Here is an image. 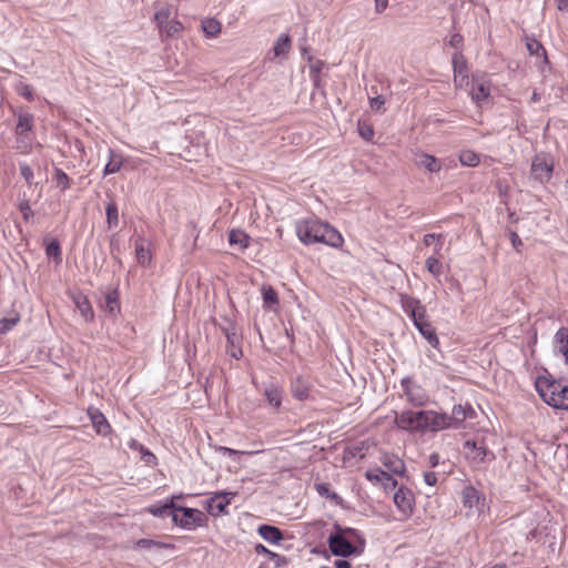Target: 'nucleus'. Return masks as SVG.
Wrapping results in <instances>:
<instances>
[{"label": "nucleus", "instance_id": "ddd939ff", "mask_svg": "<svg viewBox=\"0 0 568 568\" xmlns=\"http://www.w3.org/2000/svg\"><path fill=\"white\" fill-rule=\"evenodd\" d=\"M424 432H438L452 426V418L445 413H436L433 410H423Z\"/></svg>", "mask_w": 568, "mask_h": 568}, {"label": "nucleus", "instance_id": "5fc2aeb1", "mask_svg": "<svg viewBox=\"0 0 568 568\" xmlns=\"http://www.w3.org/2000/svg\"><path fill=\"white\" fill-rule=\"evenodd\" d=\"M345 455L346 456H351V457H359V458H363L364 457V453H363V447L358 446V445H352V446H348L346 449H345Z\"/></svg>", "mask_w": 568, "mask_h": 568}, {"label": "nucleus", "instance_id": "e2e57ef3", "mask_svg": "<svg viewBox=\"0 0 568 568\" xmlns=\"http://www.w3.org/2000/svg\"><path fill=\"white\" fill-rule=\"evenodd\" d=\"M219 452H221L223 455H227L229 457H233L235 455H239L240 452L235 450V449H232V448H229V447H219Z\"/></svg>", "mask_w": 568, "mask_h": 568}, {"label": "nucleus", "instance_id": "f03ea898", "mask_svg": "<svg viewBox=\"0 0 568 568\" xmlns=\"http://www.w3.org/2000/svg\"><path fill=\"white\" fill-rule=\"evenodd\" d=\"M536 388L542 399L550 406L568 409V386L558 382L537 381Z\"/></svg>", "mask_w": 568, "mask_h": 568}, {"label": "nucleus", "instance_id": "864d4df0", "mask_svg": "<svg viewBox=\"0 0 568 568\" xmlns=\"http://www.w3.org/2000/svg\"><path fill=\"white\" fill-rule=\"evenodd\" d=\"M140 454H141V459L146 464V465H155L156 464V457L153 453H151L148 448H145L143 446V449H140L139 450Z\"/></svg>", "mask_w": 568, "mask_h": 568}, {"label": "nucleus", "instance_id": "9b49d317", "mask_svg": "<svg viewBox=\"0 0 568 568\" xmlns=\"http://www.w3.org/2000/svg\"><path fill=\"white\" fill-rule=\"evenodd\" d=\"M236 496V493L232 491H219L215 493L211 498L205 500L206 511L214 516L226 515V507L231 504V500Z\"/></svg>", "mask_w": 568, "mask_h": 568}, {"label": "nucleus", "instance_id": "473e14b6", "mask_svg": "<svg viewBox=\"0 0 568 568\" xmlns=\"http://www.w3.org/2000/svg\"><path fill=\"white\" fill-rule=\"evenodd\" d=\"M254 549H255V552L258 554V555H266L271 560H273L275 562V566L277 568L283 566V565H285L287 562L286 557L268 550L262 544H257Z\"/></svg>", "mask_w": 568, "mask_h": 568}, {"label": "nucleus", "instance_id": "2f4dec72", "mask_svg": "<svg viewBox=\"0 0 568 568\" xmlns=\"http://www.w3.org/2000/svg\"><path fill=\"white\" fill-rule=\"evenodd\" d=\"M108 229L112 230L119 225V210L116 203L111 200L105 206Z\"/></svg>", "mask_w": 568, "mask_h": 568}, {"label": "nucleus", "instance_id": "393cba45", "mask_svg": "<svg viewBox=\"0 0 568 568\" xmlns=\"http://www.w3.org/2000/svg\"><path fill=\"white\" fill-rule=\"evenodd\" d=\"M556 349L565 357L568 364V328L560 327L554 337Z\"/></svg>", "mask_w": 568, "mask_h": 568}, {"label": "nucleus", "instance_id": "49530a36", "mask_svg": "<svg viewBox=\"0 0 568 568\" xmlns=\"http://www.w3.org/2000/svg\"><path fill=\"white\" fill-rule=\"evenodd\" d=\"M526 47L530 54L546 59V50L539 41L530 40L526 43Z\"/></svg>", "mask_w": 568, "mask_h": 568}, {"label": "nucleus", "instance_id": "412c9836", "mask_svg": "<svg viewBox=\"0 0 568 568\" xmlns=\"http://www.w3.org/2000/svg\"><path fill=\"white\" fill-rule=\"evenodd\" d=\"M474 408L469 405H455L452 410V415L449 417L452 418V425L455 423L456 426H459L463 424L466 419H470L475 416Z\"/></svg>", "mask_w": 568, "mask_h": 568}, {"label": "nucleus", "instance_id": "4be33fe9", "mask_svg": "<svg viewBox=\"0 0 568 568\" xmlns=\"http://www.w3.org/2000/svg\"><path fill=\"white\" fill-rule=\"evenodd\" d=\"M257 532L264 540L273 545H278L284 538L282 530L278 527L272 525L258 526Z\"/></svg>", "mask_w": 568, "mask_h": 568}, {"label": "nucleus", "instance_id": "4c0bfd02", "mask_svg": "<svg viewBox=\"0 0 568 568\" xmlns=\"http://www.w3.org/2000/svg\"><path fill=\"white\" fill-rule=\"evenodd\" d=\"M202 29L207 37H216L221 32V23L214 18H206L202 21Z\"/></svg>", "mask_w": 568, "mask_h": 568}, {"label": "nucleus", "instance_id": "a211bd4d", "mask_svg": "<svg viewBox=\"0 0 568 568\" xmlns=\"http://www.w3.org/2000/svg\"><path fill=\"white\" fill-rule=\"evenodd\" d=\"M462 499L464 507L468 509H480L485 500L484 496L474 487L466 486L462 490Z\"/></svg>", "mask_w": 568, "mask_h": 568}, {"label": "nucleus", "instance_id": "774afa93", "mask_svg": "<svg viewBox=\"0 0 568 568\" xmlns=\"http://www.w3.org/2000/svg\"><path fill=\"white\" fill-rule=\"evenodd\" d=\"M20 209L23 212V217L26 220L33 214L28 203L21 204Z\"/></svg>", "mask_w": 568, "mask_h": 568}, {"label": "nucleus", "instance_id": "6e6d98bb", "mask_svg": "<svg viewBox=\"0 0 568 568\" xmlns=\"http://www.w3.org/2000/svg\"><path fill=\"white\" fill-rule=\"evenodd\" d=\"M384 103H385V100L383 99L382 95H377V97L369 99L371 108L375 111H379L382 109V106L384 105Z\"/></svg>", "mask_w": 568, "mask_h": 568}, {"label": "nucleus", "instance_id": "c9c22d12", "mask_svg": "<svg viewBox=\"0 0 568 568\" xmlns=\"http://www.w3.org/2000/svg\"><path fill=\"white\" fill-rule=\"evenodd\" d=\"M104 310L113 315L120 311L119 293L116 290L106 293Z\"/></svg>", "mask_w": 568, "mask_h": 568}, {"label": "nucleus", "instance_id": "052dcab7", "mask_svg": "<svg viewBox=\"0 0 568 568\" xmlns=\"http://www.w3.org/2000/svg\"><path fill=\"white\" fill-rule=\"evenodd\" d=\"M21 175L30 182V180L33 178V172L30 166L28 165H21L20 168Z\"/></svg>", "mask_w": 568, "mask_h": 568}, {"label": "nucleus", "instance_id": "f257e3e1", "mask_svg": "<svg viewBox=\"0 0 568 568\" xmlns=\"http://www.w3.org/2000/svg\"><path fill=\"white\" fill-rule=\"evenodd\" d=\"M296 234L301 242L306 245L323 243L333 247L343 244L341 233L327 223L311 217L296 223Z\"/></svg>", "mask_w": 568, "mask_h": 568}, {"label": "nucleus", "instance_id": "cd10ccee", "mask_svg": "<svg viewBox=\"0 0 568 568\" xmlns=\"http://www.w3.org/2000/svg\"><path fill=\"white\" fill-rule=\"evenodd\" d=\"M123 165V159L121 154L115 153L112 149H109V161L104 166L103 175L116 173Z\"/></svg>", "mask_w": 568, "mask_h": 568}, {"label": "nucleus", "instance_id": "e433bc0d", "mask_svg": "<svg viewBox=\"0 0 568 568\" xmlns=\"http://www.w3.org/2000/svg\"><path fill=\"white\" fill-rule=\"evenodd\" d=\"M262 296L265 305L272 307L278 305L277 292L271 285H262Z\"/></svg>", "mask_w": 568, "mask_h": 568}, {"label": "nucleus", "instance_id": "a878e982", "mask_svg": "<svg viewBox=\"0 0 568 568\" xmlns=\"http://www.w3.org/2000/svg\"><path fill=\"white\" fill-rule=\"evenodd\" d=\"M73 300L77 305V308L79 310L80 314L83 316L85 322L93 321L94 312L87 296H84L83 294H78L77 296H74Z\"/></svg>", "mask_w": 568, "mask_h": 568}, {"label": "nucleus", "instance_id": "6ab92c4d", "mask_svg": "<svg viewBox=\"0 0 568 568\" xmlns=\"http://www.w3.org/2000/svg\"><path fill=\"white\" fill-rule=\"evenodd\" d=\"M88 413L98 434L105 436L111 432L110 424L98 408L90 407Z\"/></svg>", "mask_w": 568, "mask_h": 568}, {"label": "nucleus", "instance_id": "6e6552de", "mask_svg": "<svg viewBox=\"0 0 568 568\" xmlns=\"http://www.w3.org/2000/svg\"><path fill=\"white\" fill-rule=\"evenodd\" d=\"M400 397L414 406H424L428 402V395L425 389L410 377H404L400 382Z\"/></svg>", "mask_w": 568, "mask_h": 568}, {"label": "nucleus", "instance_id": "603ef678", "mask_svg": "<svg viewBox=\"0 0 568 568\" xmlns=\"http://www.w3.org/2000/svg\"><path fill=\"white\" fill-rule=\"evenodd\" d=\"M19 93L20 95H22L26 100H28L29 102L33 101L34 100V95H33V89L31 85L27 84V83H21L19 85Z\"/></svg>", "mask_w": 568, "mask_h": 568}, {"label": "nucleus", "instance_id": "7c9ffc66", "mask_svg": "<svg viewBox=\"0 0 568 568\" xmlns=\"http://www.w3.org/2000/svg\"><path fill=\"white\" fill-rule=\"evenodd\" d=\"M133 548L134 549H138V548L155 549V550H160V549H174V545L162 542V541H158V540H153V539L142 538V539H139V540H136L134 542Z\"/></svg>", "mask_w": 568, "mask_h": 568}, {"label": "nucleus", "instance_id": "c03bdc74", "mask_svg": "<svg viewBox=\"0 0 568 568\" xmlns=\"http://www.w3.org/2000/svg\"><path fill=\"white\" fill-rule=\"evenodd\" d=\"M424 244L429 246L435 244V253L438 254L444 245V239L442 234L428 233L424 235Z\"/></svg>", "mask_w": 568, "mask_h": 568}, {"label": "nucleus", "instance_id": "20e7f679", "mask_svg": "<svg viewBox=\"0 0 568 568\" xmlns=\"http://www.w3.org/2000/svg\"><path fill=\"white\" fill-rule=\"evenodd\" d=\"M464 452L467 460L474 467H479L495 459V454L488 449L483 439L466 440L464 444Z\"/></svg>", "mask_w": 568, "mask_h": 568}, {"label": "nucleus", "instance_id": "1a4fd4ad", "mask_svg": "<svg viewBox=\"0 0 568 568\" xmlns=\"http://www.w3.org/2000/svg\"><path fill=\"white\" fill-rule=\"evenodd\" d=\"M399 302L403 312L412 320L415 327L419 325V323H424L428 320L426 308L419 300L406 294H400Z\"/></svg>", "mask_w": 568, "mask_h": 568}, {"label": "nucleus", "instance_id": "f704fd0d", "mask_svg": "<svg viewBox=\"0 0 568 568\" xmlns=\"http://www.w3.org/2000/svg\"><path fill=\"white\" fill-rule=\"evenodd\" d=\"M45 254L49 258H53L55 263L60 264L62 262V250L60 242L57 239H53L45 245Z\"/></svg>", "mask_w": 568, "mask_h": 568}, {"label": "nucleus", "instance_id": "58836bf2", "mask_svg": "<svg viewBox=\"0 0 568 568\" xmlns=\"http://www.w3.org/2000/svg\"><path fill=\"white\" fill-rule=\"evenodd\" d=\"M459 162L464 166L475 168L479 164V155L471 150H464L459 153Z\"/></svg>", "mask_w": 568, "mask_h": 568}, {"label": "nucleus", "instance_id": "bb28decb", "mask_svg": "<svg viewBox=\"0 0 568 568\" xmlns=\"http://www.w3.org/2000/svg\"><path fill=\"white\" fill-rule=\"evenodd\" d=\"M291 50V38L288 34H281L273 47L274 58H285Z\"/></svg>", "mask_w": 568, "mask_h": 568}, {"label": "nucleus", "instance_id": "39448f33", "mask_svg": "<svg viewBox=\"0 0 568 568\" xmlns=\"http://www.w3.org/2000/svg\"><path fill=\"white\" fill-rule=\"evenodd\" d=\"M554 160L548 153H537L531 160L530 173L534 180L540 184H546L550 181L554 173Z\"/></svg>", "mask_w": 568, "mask_h": 568}, {"label": "nucleus", "instance_id": "de8ad7c7", "mask_svg": "<svg viewBox=\"0 0 568 568\" xmlns=\"http://www.w3.org/2000/svg\"><path fill=\"white\" fill-rule=\"evenodd\" d=\"M135 253L139 263L145 264L151 261V253L142 243H136Z\"/></svg>", "mask_w": 568, "mask_h": 568}, {"label": "nucleus", "instance_id": "4468645a", "mask_svg": "<svg viewBox=\"0 0 568 568\" xmlns=\"http://www.w3.org/2000/svg\"><path fill=\"white\" fill-rule=\"evenodd\" d=\"M222 332L224 333L227 342V354L239 359L242 355V347H241V336L236 333V328L233 322L227 321V325L221 327Z\"/></svg>", "mask_w": 568, "mask_h": 568}, {"label": "nucleus", "instance_id": "7ed1b4c3", "mask_svg": "<svg viewBox=\"0 0 568 568\" xmlns=\"http://www.w3.org/2000/svg\"><path fill=\"white\" fill-rule=\"evenodd\" d=\"M173 523L184 529H194L195 527H203L207 523L206 515L196 509L183 506H176V511L173 515Z\"/></svg>", "mask_w": 568, "mask_h": 568}, {"label": "nucleus", "instance_id": "dca6fc26", "mask_svg": "<svg viewBox=\"0 0 568 568\" xmlns=\"http://www.w3.org/2000/svg\"><path fill=\"white\" fill-rule=\"evenodd\" d=\"M181 498V496H172L165 499L164 503L151 505L146 508V511L158 518L172 517L176 511V505L174 500Z\"/></svg>", "mask_w": 568, "mask_h": 568}, {"label": "nucleus", "instance_id": "f3484780", "mask_svg": "<svg viewBox=\"0 0 568 568\" xmlns=\"http://www.w3.org/2000/svg\"><path fill=\"white\" fill-rule=\"evenodd\" d=\"M311 387V383L301 375L293 378L290 384L292 396L300 402H304L310 398Z\"/></svg>", "mask_w": 568, "mask_h": 568}, {"label": "nucleus", "instance_id": "69168bd1", "mask_svg": "<svg viewBox=\"0 0 568 568\" xmlns=\"http://www.w3.org/2000/svg\"><path fill=\"white\" fill-rule=\"evenodd\" d=\"M357 535V531L356 529L354 528H349V527H342V536H346V538L348 537H355Z\"/></svg>", "mask_w": 568, "mask_h": 568}, {"label": "nucleus", "instance_id": "37998d69", "mask_svg": "<svg viewBox=\"0 0 568 568\" xmlns=\"http://www.w3.org/2000/svg\"><path fill=\"white\" fill-rule=\"evenodd\" d=\"M425 265H426L427 271L434 277H439L442 275V273H443V264H442V262L437 257H435V256L427 257V260L425 262Z\"/></svg>", "mask_w": 568, "mask_h": 568}, {"label": "nucleus", "instance_id": "4d7b16f0", "mask_svg": "<svg viewBox=\"0 0 568 568\" xmlns=\"http://www.w3.org/2000/svg\"><path fill=\"white\" fill-rule=\"evenodd\" d=\"M463 37L459 33H454L449 38V45L459 49L463 44Z\"/></svg>", "mask_w": 568, "mask_h": 568}, {"label": "nucleus", "instance_id": "72a5a7b5", "mask_svg": "<svg viewBox=\"0 0 568 568\" xmlns=\"http://www.w3.org/2000/svg\"><path fill=\"white\" fill-rule=\"evenodd\" d=\"M366 478L371 481L381 483L385 488L390 481V474L379 468L369 469L366 471Z\"/></svg>", "mask_w": 568, "mask_h": 568}, {"label": "nucleus", "instance_id": "5701e85b", "mask_svg": "<svg viewBox=\"0 0 568 568\" xmlns=\"http://www.w3.org/2000/svg\"><path fill=\"white\" fill-rule=\"evenodd\" d=\"M416 328L432 347L436 348L439 345L437 333L428 320L424 323H419Z\"/></svg>", "mask_w": 568, "mask_h": 568}, {"label": "nucleus", "instance_id": "3c124183", "mask_svg": "<svg viewBox=\"0 0 568 568\" xmlns=\"http://www.w3.org/2000/svg\"><path fill=\"white\" fill-rule=\"evenodd\" d=\"M170 8L169 7H162L154 13V21L155 23H168L170 21Z\"/></svg>", "mask_w": 568, "mask_h": 568}, {"label": "nucleus", "instance_id": "bf43d9fd", "mask_svg": "<svg viewBox=\"0 0 568 568\" xmlns=\"http://www.w3.org/2000/svg\"><path fill=\"white\" fill-rule=\"evenodd\" d=\"M424 481L428 486H435L436 483H437V475H436V473H434V471H426L424 474Z\"/></svg>", "mask_w": 568, "mask_h": 568}, {"label": "nucleus", "instance_id": "c85d7f7f", "mask_svg": "<svg viewBox=\"0 0 568 568\" xmlns=\"http://www.w3.org/2000/svg\"><path fill=\"white\" fill-rule=\"evenodd\" d=\"M250 237L242 230H232L229 233V243L231 246H237L239 250L243 251L248 246Z\"/></svg>", "mask_w": 568, "mask_h": 568}, {"label": "nucleus", "instance_id": "79ce46f5", "mask_svg": "<svg viewBox=\"0 0 568 568\" xmlns=\"http://www.w3.org/2000/svg\"><path fill=\"white\" fill-rule=\"evenodd\" d=\"M20 322V315L13 312L10 317H3L0 320V334H6L12 329Z\"/></svg>", "mask_w": 568, "mask_h": 568}, {"label": "nucleus", "instance_id": "0eeeda50", "mask_svg": "<svg viewBox=\"0 0 568 568\" xmlns=\"http://www.w3.org/2000/svg\"><path fill=\"white\" fill-rule=\"evenodd\" d=\"M334 532H332L327 542L334 556L349 557L356 552V547L351 542L346 536H342V526L338 523L333 525Z\"/></svg>", "mask_w": 568, "mask_h": 568}, {"label": "nucleus", "instance_id": "0e129e2a", "mask_svg": "<svg viewBox=\"0 0 568 568\" xmlns=\"http://www.w3.org/2000/svg\"><path fill=\"white\" fill-rule=\"evenodd\" d=\"M388 6V0H375V7L377 12L384 11Z\"/></svg>", "mask_w": 568, "mask_h": 568}, {"label": "nucleus", "instance_id": "09e8293b", "mask_svg": "<svg viewBox=\"0 0 568 568\" xmlns=\"http://www.w3.org/2000/svg\"><path fill=\"white\" fill-rule=\"evenodd\" d=\"M183 29V26L178 20H170L164 28V33L168 37H174L176 36L181 30Z\"/></svg>", "mask_w": 568, "mask_h": 568}, {"label": "nucleus", "instance_id": "a19ab883", "mask_svg": "<svg viewBox=\"0 0 568 568\" xmlns=\"http://www.w3.org/2000/svg\"><path fill=\"white\" fill-rule=\"evenodd\" d=\"M302 54L304 58H306V60L308 62L310 74H316V75L321 74V71H322L325 62L322 60H318V59H314L312 55H310L307 53V48L302 49Z\"/></svg>", "mask_w": 568, "mask_h": 568}, {"label": "nucleus", "instance_id": "2eb2a0df", "mask_svg": "<svg viewBox=\"0 0 568 568\" xmlns=\"http://www.w3.org/2000/svg\"><path fill=\"white\" fill-rule=\"evenodd\" d=\"M33 128V115L31 113H19L18 123L14 128V133L18 135V143L28 148L30 141H26V133L30 132ZM20 148V145H18Z\"/></svg>", "mask_w": 568, "mask_h": 568}, {"label": "nucleus", "instance_id": "b1692460", "mask_svg": "<svg viewBox=\"0 0 568 568\" xmlns=\"http://www.w3.org/2000/svg\"><path fill=\"white\" fill-rule=\"evenodd\" d=\"M453 68L455 82L460 81L462 83L464 80L468 79L466 61L464 60V57L460 52L454 53Z\"/></svg>", "mask_w": 568, "mask_h": 568}, {"label": "nucleus", "instance_id": "423d86ee", "mask_svg": "<svg viewBox=\"0 0 568 568\" xmlns=\"http://www.w3.org/2000/svg\"><path fill=\"white\" fill-rule=\"evenodd\" d=\"M393 504H395L398 516H395L393 514V519L404 521L408 519L415 507V496L414 493L404 487L400 486L394 494H393Z\"/></svg>", "mask_w": 568, "mask_h": 568}, {"label": "nucleus", "instance_id": "13d9d810", "mask_svg": "<svg viewBox=\"0 0 568 568\" xmlns=\"http://www.w3.org/2000/svg\"><path fill=\"white\" fill-rule=\"evenodd\" d=\"M509 240L511 242V245L516 250V251H519V247L523 245V241L519 237V235L516 233V232H510L509 234Z\"/></svg>", "mask_w": 568, "mask_h": 568}, {"label": "nucleus", "instance_id": "f8f14e48", "mask_svg": "<svg viewBox=\"0 0 568 568\" xmlns=\"http://www.w3.org/2000/svg\"><path fill=\"white\" fill-rule=\"evenodd\" d=\"M423 410L419 412H403L396 416L394 423L404 430L409 432H424Z\"/></svg>", "mask_w": 568, "mask_h": 568}, {"label": "nucleus", "instance_id": "338daca9", "mask_svg": "<svg viewBox=\"0 0 568 568\" xmlns=\"http://www.w3.org/2000/svg\"><path fill=\"white\" fill-rule=\"evenodd\" d=\"M334 566H335V568H352L351 562L345 559H337L334 562Z\"/></svg>", "mask_w": 568, "mask_h": 568}, {"label": "nucleus", "instance_id": "8fccbe9b", "mask_svg": "<svg viewBox=\"0 0 568 568\" xmlns=\"http://www.w3.org/2000/svg\"><path fill=\"white\" fill-rule=\"evenodd\" d=\"M358 133L366 141H371L374 136L372 125L366 122H358Z\"/></svg>", "mask_w": 568, "mask_h": 568}, {"label": "nucleus", "instance_id": "9d476101", "mask_svg": "<svg viewBox=\"0 0 568 568\" xmlns=\"http://www.w3.org/2000/svg\"><path fill=\"white\" fill-rule=\"evenodd\" d=\"M262 395L265 403L274 414H281L283 412L284 390L275 382H267L263 384Z\"/></svg>", "mask_w": 568, "mask_h": 568}, {"label": "nucleus", "instance_id": "a18cd8bd", "mask_svg": "<svg viewBox=\"0 0 568 568\" xmlns=\"http://www.w3.org/2000/svg\"><path fill=\"white\" fill-rule=\"evenodd\" d=\"M53 178H54V180H55L57 186H58L61 191H65V190H68V189L70 187V185H71V180H70V178L68 176V174H67L63 170H61V169L57 168V169L54 170V175H53Z\"/></svg>", "mask_w": 568, "mask_h": 568}, {"label": "nucleus", "instance_id": "aec40b11", "mask_svg": "<svg viewBox=\"0 0 568 568\" xmlns=\"http://www.w3.org/2000/svg\"><path fill=\"white\" fill-rule=\"evenodd\" d=\"M314 488L320 496L331 499L335 505L339 506L341 508H349L345 500L338 494L331 490V485L328 483H316L314 485Z\"/></svg>", "mask_w": 568, "mask_h": 568}, {"label": "nucleus", "instance_id": "ea45409f", "mask_svg": "<svg viewBox=\"0 0 568 568\" xmlns=\"http://www.w3.org/2000/svg\"><path fill=\"white\" fill-rule=\"evenodd\" d=\"M490 94L489 85L485 83H478L473 88L471 91V100L479 104L481 101L486 100Z\"/></svg>", "mask_w": 568, "mask_h": 568}, {"label": "nucleus", "instance_id": "680f3d73", "mask_svg": "<svg viewBox=\"0 0 568 568\" xmlns=\"http://www.w3.org/2000/svg\"><path fill=\"white\" fill-rule=\"evenodd\" d=\"M404 470V464L400 459H394L393 458V475L395 474H402Z\"/></svg>", "mask_w": 568, "mask_h": 568}, {"label": "nucleus", "instance_id": "c756f323", "mask_svg": "<svg viewBox=\"0 0 568 568\" xmlns=\"http://www.w3.org/2000/svg\"><path fill=\"white\" fill-rule=\"evenodd\" d=\"M416 162L418 165L425 168L430 173L439 172L442 169V164L439 161L430 154L423 153L417 156Z\"/></svg>", "mask_w": 568, "mask_h": 568}]
</instances>
